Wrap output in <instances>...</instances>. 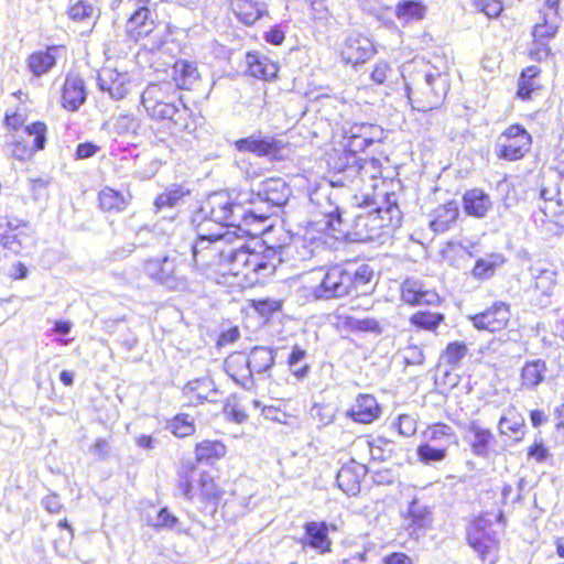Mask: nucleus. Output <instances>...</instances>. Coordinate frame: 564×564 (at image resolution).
<instances>
[{
	"instance_id": "obj_20",
	"label": "nucleus",
	"mask_w": 564,
	"mask_h": 564,
	"mask_svg": "<svg viewBox=\"0 0 564 564\" xmlns=\"http://www.w3.org/2000/svg\"><path fill=\"white\" fill-rule=\"evenodd\" d=\"M380 413L381 409L371 394H359L346 412L348 417L362 424L372 423L380 416Z\"/></svg>"
},
{
	"instance_id": "obj_28",
	"label": "nucleus",
	"mask_w": 564,
	"mask_h": 564,
	"mask_svg": "<svg viewBox=\"0 0 564 564\" xmlns=\"http://www.w3.org/2000/svg\"><path fill=\"white\" fill-rule=\"evenodd\" d=\"M173 79L176 89H193L199 82L200 74L194 63L180 59L173 66Z\"/></svg>"
},
{
	"instance_id": "obj_44",
	"label": "nucleus",
	"mask_w": 564,
	"mask_h": 564,
	"mask_svg": "<svg viewBox=\"0 0 564 564\" xmlns=\"http://www.w3.org/2000/svg\"><path fill=\"white\" fill-rule=\"evenodd\" d=\"M558 31L557 18H552L547 13H543V23H538L533 28V39L540 42H546L553 39Z\"/></svg>"
},
{
	"instance_id": "obj_26",
	"label": "nucleus",
	"mask_w": 564,
	"mask_h": 564,
	"mask_svg": "<svg viewBox=\"0 0 564 564\" xmlns=\"http://www.w3.org/2000/svg\"><path fill=\"white\" fill-rule=\"evenodd\" d=\"M365 475L362 465H345L336 476L338 487L348 496H356L360 491V479Z\"/></svg>"
},
{
	"instance_id": "obj_1",
	"label": "nucleus",
	"mask_w": 564,
	"mask_h": 564,
	"mask_svg": "<svg viewBox=\"0 0 564 564\" xmlns=\"http://www.w3.org/2000/svg\"><path fill=\"white\" fill-rule=\"evenodd\" d=\"M243 240V236L231 229L203 235L192 246L195 267L202 271L217 267L224 275H241L249 281H252V274L262 278L272 274L281 262L276 251H253L245 246Z\"/></svg>"
},
{
	"instance_id": "obj_39",
	"label": "nucleus",
	"mask_w": 564,
	"mask_h": 564,
	"mask_svg": "<svg viewBox=\"0 0 564 564\" xmlns=\"http://www.w3.org/2000/svg\"><path fill=\"white\" fill-rule=\"evenodd\" d=\"M226 455V446L219 441H203L195 447V457L199 463H210Z\"/></svg>"
},
{
	"instance_id": "obj_55",
	"label": "nucleus",
	"mask_w": 564,
	"mask_h": 564,
	"mask_svg": "<svg viewBox=\"0 0 564 564\" xmlns=\"http://www.w3.org/2000/svg\"><path fill=\"white\" fill-rule=\"evenodd\" d=\"M4 225L0 220V229H2ZM0 243L8 250L12 251L15 254H19L24 248V241L20 234L12 232H0Z\"/></svg>"
},
{
	"instance_id": "obj_64",
	"label": "nucleus",
	"mask_w": 564,
	"mask_h": 564,
	"mask_svg": "<svg viewBox=\"0 0 564 564\" xmlns=\"http://www.w3.org/2000/svg\"><path fill=\"white\" fill-rule=\"evenodd\" d=\"M551 55V48L546 42H540L533 39L532 46L530 48V56L535 61H543Z\"/></svg>"
},
{
	"instance_id": "obj_16",
	"label": "nucleus",
	"mask_w": 564,
	"mask_h": 564,
	"mask_svg": "<svg viewBox=\"0 0 564 564\" xmlns=\"http://www.w3.org/2000/svg\"><path fill=\"white\" fill-rule=\"evenodd\" d=\"M402 300L411 305H433L440 301L438 294L427 289L423 282L416 279H406L402 283Z\"/></svg>"
},
{
	"instance_id": "obj_23",
	"label": "nucleus",
	"mask_w": 564,
	"mask_h": 564,
	"mask_svg": "<svg viewBox=\"0 0 564 564\" xmlns=\"http://www.w3.org/2000/svg\"><path fill=\"white\" fill-rule=\"evenodd\" d=\"M500 435L520 442L525 435V421L514 406H509L498 422Z\"/></svg>"
},
{
	"instance_id": "obj_36",
	"label": "nucleus",
	"mask_w": 564,
	"mask_h": 564,
	"mask_svg": "<svg viewBox=\"0 0 564 564\" xmlns=\"http://www.w3.org/2000/svg\"><path fill=\"white\" fill-rule=\"evenodd\" d=\"M532 275L535 290L544 296L552 295L556 285V271L552 267L536 264L532 268Z\"/></svg>"
},
{
	"instance_id": "obj_22",
	"label": "nucleus",
	"mask_w": 564,
	"mask_h": 564,
	"mask_svg": "<svg viewBox=\"0 0 564 564\" xmlns=\"http://www.w3.org/2000/svg\"><path fill=\"white\" fill-rule=\"evenodd\" d=\"M85 100L86 90L83 78L77 75H67L62 91L63 107L69 111H75Z\"/></svg>"
},
{
	"instance_id": "obj_54",
	"label": "nucleus",
	"mask_w": 564,
	"mask_h": 564,
	"mask_svg": "<svg viewBox=\"0 0 564 564\" xmlns=\"http://www.w3.org/2000/svg\"><path fill=\"white\" fill-rule=\"evenodd\" d=\"M467 347L463 343H451L447 345L446 350L443 355V359L446 364L456 366L466 356Z\"/></svg>"
},
{
	"instance_id": "obj_42",
	"label": "nucleus",
	"mask_w": 564,
	"mask_h": 564,
	"mask_svg": "<svg viewBox=\"0 0 564 564\" xmlns=\"http://www.w3.org/2000/svg\"><path fill=\"white\" fill-rule=\"evenodd\" d=\"M99 205L107 212H121L126 208L127 200L121 193L106 187L99 194Z\"/></svg>"
},
{
	"instance_id": "obj_51",
	"label": "nucleus",
	"mask_w": 564,
	"mask_h": 564,
	"mask_svg": "<svg viewBox=\"0 0 564 564\" xmlns=\"http://www.w3.org/2000/svg\"><path fill=\"white\" fill-rule=\"evenodd\" d=\"M324 198L327 204L325 206H321V214H323L325 217L328 218L327 220V224L334 229V230H339L341 231L340 229H337L336 227V224L337 225H340L341 224V215H340V212H339V207L338 206H335L332 204V202L329 200V196L328 195H323L322 193H317L316 194V200H317V204H321V199Z\"/></svg>"
},
{
	"instance_id": "obj_2",
	"label": "nucleus",
	"mask_w": 564,
	"mask_h": 564,
	"mask_svg": "<svg viewBox=\"0 0 564 564\" xmlns=\"http://www.w3.org/2000/svg\"><path fill=\"white\" fill-rule=\"evenodd\" d=\"M252 192H238L232 194L226 192H217L210 194L202 205L200 209L194 217L198 230V239L203 235H208L207 225L215 223L221 227L248 234V229H243L256 221L254 216H261L258 209L250 206Z\"/></svg>"
},
{
	"instance_id": "obj_18",
	"label": "nucleus",
	"mask_w": 564,
	"mask_h": 564,
	"mask_svg": "<svg viewBox=\"0 0 564 564\" xmlns=\"http://www.w3.org/2000/svg\"><path fill=\"white\" fill-rule=\"evenodd\" d=\"M225 368L228 375L245 389L253 387L252 370L247 354L237 351L227 357Z\"/></svg>"
},
{
	"instance_id": "obj_53",
	"label": "nucleus",
	"mask_w": 564,
	"mask_h": 564,
	"mask_svg": "<svg viewBox=\"0 0 564 564\" xmlns=\"http://www.w3.org/2000/svg\"><path fill=\"white\" fill-rule=\"evenodd\" d=\"M25 131L29 135L33 137L34 150H43L46 143V133L47 128L43 122H33L25 128Z\"/></svg>"
},
{
	"instance_id": "obj_30",
	"label": "nucleus",
	"mask_w": 564,
	"mask_h": 564,
	"mask_svg": "<svg viewBox=\"0 0 564 564\" xmlns=\"http://www.w3.org/2000/svg\"><path fill=\"white\" fill-rule=\"evenodd\" d=\"M458 205L452 200L438 206L434 212V218L430 223V227L435 232H444L451 228L458 217Z\"/></svg>"
},
{
	"instance_id": "obj_41",
	"label": "nucleus",
	"mask_w": 564,
	"mask_h": 564,
	"mask_svg": "<svg viewBox=\"0 0 564 564\" xmlns=\"http://www.w3.org/2000/svg\"><path fill=\"white\" fill-rule=\"evenodd\" d=\"M397 18L404 22L421 20L425 14V7L420 1L404 0L397 6Z\"/></svg>"
},
{
	"instance_id": "obj_24",
	"label": "nucleus",
	"mask_w": 564,
	"mask_h": 564,
	"mask_svg": "<svg viewBox=\"0 0 564 564\" xmlns=\"http://www.w3.org/2000/svg\"><path fill=\"white\" fill-rule=\"evenodd\" d=\"M547 367L542 359L527 361L520 372V390L533 391L546 378Z\"/></svg>"
},
{
	"instance_id": "obj_45",
	"label": "nucleus",
	"mask_w": 564,
	"mask_h": 564,
	"mask_svg": "<svg viewBox=\"0 0 564 564\" xmlns=\"http://www.w3.org/2000/svg\"><path fill=\"white\" fill-rule=\"evenodd\" d=\"M340 325L357 332L380 333L381 327L375 318H356L354 316H339Z\"/></svg>"
},
{
	"instance_id": "obj_43",
	"label": "nucleus",
	"mask_w": 564,
	"mask_h": 564,
	"mask_svg": "<svg viewBox=\"0 0 564 564\" xmlns=\"http://www.w3.org/2000/svg\"><path fill=\"white\" fill-rule=\"evenodd\" d=\"M195 475L196 467L191 462L183 464L178 470L177 490L187 499H193L194 497V486L192 480Z\"/></svg>"
},
{
	"instance_id": "obj_62",
	"label": "nucleus",
	"mask_w": 564,
	"mask_h": 564,
	"mask_svg": "<svg viewBox=\"0 0 564 564\" xmlns=\"http://www.w3.org/2000/svg\"><path fill=\"white\" fill-rule=\"evenodd\" d=\"M402 355L406 365H422L424 361L423 349L417 345H408Z\"/></svg>"
},
{
	"instance_id": "obj_46",
	"label": "nucleus",
	"mask_w": 564,
	"mask_h": 564,
	"mask_svg": "<svg viewBox=\"0 0 564 564\" xmlns=\"http://www.w3.org/2000/svg\"><path fill=\"white\" fill-rule=\"evenodd\" d=\"M169 427L177 437L189 436L195 432L193 417L185 413L177 414L170 422Z\"/></svg>"
},
{
	"instance_id": "obj_34",
	"label": "nucleus",
	"mask_w": 564,
	"mask_h": 564,
	"mask_svg": "<svg viewBox=\"0 0 564 564\" xmlns=\"http://www.w3.org/2000/svg\"><path fill=\"white\" fill-rule=\"evenodd\" d=\"M250 361V369L253 373H265L274 365L275 354L274 350L268 347L256 346L250 350L248 355Z\"/></svg>"
},
{
	"instance_id": "obj_29",
	"label": "nucleus",
	"mask_w": 564,
	"mask_h": 564,
	"mask_svg": "<svg viewBox=\"0 0 564 564\" xmlns=\"http://www.w3.org/2000/svg\"><path fill=\"white\" fill-rule=\"evenodd\" d=\"M482 520H478L468 532L469 545L486 560L496 550V541L481 530Z\"/></svg>"
},
{
	"instance_id": "obj_21",
	"label": "nucleus",
	"mask_w": 564,
	"mask_h": 564,
	"mask_svg": "<svg viewBox=\"0 0 564 564\" xmlns=\"http://www.w3.org/2000/svg\"><path fill=\"white\" fill-rule=\"evenodd\" d=\"M230 11L245 25L254 24L268 13L267 4L261 0H228Z\"/></svg>"
},
{
	"instance_id": "obj_32",
	"label": "nucleus",
	"mask_w": 564,
	"mask_h": 564,
	"mask_svg": "<svg viewBox=\"0 0 564 564\" xmlns=\"http://www.w3.org/2000/svg\"><path fill=\"white\" fill-rule=\"evenodd\" d=\"M426 444L434 446L447 447L456 442V434L452 426L444 423H435L430 425L423 433Z\"/></svg>"
},
{
	"instance_id": "obj_10",
	"label": "nucleus",
	"mask_w": 564,
	"mask_h": 564,
	"mask_svg": "<svg viewBox=\"0 0 564 564\" xmlns=\"http://www.w3.org/2000/svg\"><path fill=\"white\" fill-rule=\"evenodd\" d=\"M235 147L240 152H250L258 156L276 158L284 148V143L272 135L253 133L237 140Z\"/></svg>"
},
{
	"instance_id": "obj_61",
	"label": "nucleus",
	"mask_w": 564,
	"mask_h": 564,
	"mask_svg": "<svg viewBox=\"0 0 564 564\" xmlns=\"http://www.w3.org/2000/svg\"><path fill=\"white\" fill-rule=\"evenodd\" d=\"M398 431L403 436H412L417 429V421L411 414H401L398 419Z\"/></svg>"
},
{
	"instance_id": "obj_17",
	"label": "nucleus",
	"mask_w": 564,
	"mask_h": 564,
	"mask_svg": "<svg viewBox=\"0 0 564 564\" xmlns=\"http://www.w3.org/2000/svg\"><path fill=\"white\" fill-rule=\"evenodd\" d=\"M126 31L134 41L150 36L155 31L154 14L148 7H139L128 20Z\"/></svg>"
},
{
	"instance_id": "obj_9",
	"label": "nucleus",
	"mask_w": 564,
	"mask_h": 564,
	"mask_svg": "<svg viewBox=\"0 0 564 564\" xmlns=\"http://www.w3.org/2000/svg\"><path fill=\"white\" fill-rule=\"evenodd\" d=\"M448 75L436 68H429L424 72L420 90L423 95L424 108H435L445 98L448 91Z\"/></svg>"
},
{
	"instance_id": "obj_40",
	"label": "nucleus",
	"mask_w": 564,
	"mask_h": 564,
	"mask_svg": "<svg viewBox=\"0 0 564 564\" xmlns=\"http://www.w3.org/2000/svg\"><path fill=\"white\" fill-rule=\"evenodd\" d=\"M189 194V189L181 185H172L164 193L160 194L154 202L158 212L164 208H172Z\"/></svg>"
},
{
	"instance_id": "obj_11",
	"label": "nucleus",
	"mask_w": 564,
	"mask_h": 564,
	"mask_svg": "<svg viewBox=\"0 0 564 564\" xmlns=\"http://www.w3.org/2000/svg\"><path fill=\"white\" fill-rule=\"evenodd\" d=\"M98 86L100 90L108 93L112 99L120 100L131 91L132 80L127 72L104 67L98 73Z\"/></svg>"
},
{
	"instance_id": "obj_49",
	"label": "nucleus",
	"mask_w": 564,
	"mask_h": 564,
	"mask_svg": "<svg viewBox=\"0 0 564 564\" xmlns=\"http://www.w3.org/2000/svg\"><path fill=\"white\" fill-rule=\"evenodd\" d=\"M447 449L434 446L433 444H422L417 447V456L425 464L442 462L446 458Z\"/></svg>"
},
{
	"instance_id": "obj_8",
	"label": "nucleus",
	"mask_w": 564,
	"mask_h": 564,
	"mask_svg": "<svg viewBox=\"0 0 564 564\" xmlns=\"http://www.w3.org/2000/svg\"><path fill=\"white\" fill-rule=\"evenodd\" d=\"M351 292L349 270L339 265L330 268L323 276L321 283L313 289L315 299H336Z\"/></svg>"
},
{
	"instance_id": "obj_52",
	"label": "nucleus",
	"mask_w": 564,
	"mask_h": 564,
	"mask_svg": "<svg viewBox=\"0 0 564 564\" xmlns=\"http://www.w3.org/2000/svg\"><path fill=\"white\" fill-rule=\"evenodd\" d=\"M139 126V120L134 116L121 115L113 121V131L119 135L134 133Z\"/></svg>"
},
{
	"instance_id": "obj_37",
	"label": "nucleus",
	"mask_w": 564,
	"mask_h": 564,
	"mask_svg": "<svg viewBox=\"0 0 564 564\" xmlns=\"http://www.w3.org/2000/svg\"><path fill=\"white\" fill-rule=\"evenodd\" d=\"M506 259L501 253H490L476 261L471 271L474 278L485 280L491 278L496 270L505 263Z\"/></svg>"
},
{
	"instance_id": "obj_6",
	"label": "nucleus",
	"mask_w": 564,
	"mask_h": 564,
	"mask_svg": "<svg viewBox=\"0 0 564 564\" xmlns=\"http://www.w3.org/2000/svg\"><path fill=\"white\" fill-rule=\"evenodd\" d=\"M530 147V133L522 126L512 124L498 137L496 153L501 159L516 161L523 158Z\"/></svg>"
},
{
	"instance_id": "obj_7",
	"label": "nucleus",
	"mask_w": 564,
	"mask_h": 564,
	"mask_svg": "<svg viewBox=\"0 0 564 564\" xmlns=\"http://www.w3.org/2000/svg\"><path fill=\"white\" fill-rule=\"evenodd\" d=\"M144 273L153 281L170 290H180L185 286V279L178 271L176 258L163 257L150 259L143 263Z\"/></svg>"
},
{
	"instance_id": "obj_56",
	"label": "nucleus",
	"mask_w": 564,
	"mask_h": 564,
	"mask_svg": "<svg viewBox=\"0 0 564 564\" xmlns=\"http://www.w3.org/2000/svg\"><path fill=\"white\" fill-rule=\"evenodd\" d=\"M349 275L351 280V291L358 290L370 282L372 278V270L369 265L362 264L354 272L349 271Z\"/></svg>"
},
{
	"instance_id": "obj_13",
	"label": "nucleus",
	"mask_w": 564,
	"mask_h": 564,
	"mask_svg": "<svg viewBox=\"0 0 564 564\" xmlns=\"http://www.w3.org/2000/svg\"><path fill=\"white\" fill-rule=\"evenodd\" d=\"M345 139V151L343 153L346 163L340 165L339 171L348 172L349 175L355 176L360 173L362 164L360 159L357 156L359 152L365 151L376 140H380L378 135H370L365 133L364 135H357V138H344Z\"/></svg>"
},
{
	"instance_id": "obj_27",
	"label": "nucleus",
	"mask_w": 564,
	"mask_h": 564,
	"mask_svg": "<svg viewBox=\"0 0 564 564\" xmlns=\"http://www.w3.org/2000/svg\"><path fill=\"white\" fill-rule=\"evenodd\" d=\"M249 73L259 79L269 80L276 76L278 65L264 55L249 52L246 55Z\"/></svg>"
},
{
	"instance_id": "obj_63",
	"label": "nucleus",
	"mask_w": 564,
	"mask_h": 564,
	"mask_svg": "<svg viewBox=\"0 0 564 564\" xmlns=\"http://www.w3.org/2000/svg\"><path fill=\"white\" fill-rule=\"evenodd\" d=\"M391 72L392 69L389 63L386 61H380L373 66L370 78L373 83L382 85L386 83Z\"/></svg>"
},
{
	"instance_id": "obj_15",
	"label": "nucleus",
	"mask_w": 564,
	"mask_h": 564,
	"mask_svg": "<svg viewBox=\"0 0 564 564\" xmlns=\"http://www.w3.org/2000/svg\"><path fill=\"white\" fill-rule=\"evenodd\" d=\"M432 522V513L427 506L413 499L404 517V528L411 536H421Z\"/></svg>"
},
{
	"instance_id": "obj_38",
	"label": "nucleus",
	"mask_w": 564,
	"mask_h": 564,
	"mask_svg": "<svg viewBox=\"0 0 564 564\" xmlns=\"http://www.w3.org/2000/svg\"><path fill=\"white\" fill-rule=\"evenodd\" d=\"M55 47H50L46 51L36 52L30 55L28 59V67L35 76L46 74L56 63L54 52Z\"/></svg>"
},
{
	"instance_id": "obj_57",
	"label": "nucleus",
	"mask_w": 564,
	"mask_h": 564,
	"mask_svg": "<svg viewBox=\"0 0 564 564\" xmlns=\"http://www.w3.org/2000/svg\"><path fill=\"white\" fill-rule=\"evenodd\" d=\"M365 133L380 137L382 131L371 123H354L344 129V138H357V135H364Z\"/></svg>"
},
{
	"instance_id": "obj_25",
	"label": "nucleus",
	"mask_w": 564,
	"mask_h": 564,
	"mask_svg": "<svg viewBox=\"0 0 564 564\" xmlns=\"http://www.w3.org/2000/svg\"><path fill=\"white\" fill-rule=\"evenodd\" d=\"M463 204L465 212L476 218H484L492 207L490 196L480 188L467 191Z\"/></svg>"
},
{
	"instance_id": "obj_12",
	"label": "nucleus",
	"mask_w": 564,
	"mask_h": 564,
	"mask_svg": "<svg viewBox=\"0 0 564 564\" xmlns=\"http://www.w3.org/2000/svg\"><path fill=\"white\" fill-rule=\"evenodd\" d=\"M510 307L505 302H496L486 311L470 317L475 328L488 332H499L507 327L510 319Z\"/></svg>"
},
{
	"instance_id": "obj_60",
	"label": "nucleus",
	"mask_w": 564,
	"mask_h": 564,
	"mask_svg": "<svg viewBox=\"0 0 564 564\" xmlns=\"http://www.w3.org/2000/svg\"><path fill=\"white\" fill-rule=\"evenodd\" d=\"M473 6L488 18H497L503 9L499 0H473Z\"/></svg>"
},
{
	"instance_id": "obj_3",
	"label": "nucleus",
	"mask_w": 564,
	"mask_h": 564,
	"mask_svg": "<svg viewBox=\"0 0 564 564\" xmlns=\"http://www.w3.org/2000/svg\"><path fill=\"white\" fill-rule=\"evenodd\" d=\"M141 105L149 117L171 122L178 132H192L196 128L192 110L182 102L171 82L149 84L141 95Z\"/></svg>"
},
{
	"instance_id": "obj_31",
	"label": "nucleus",
	"mask_w": 564,
	"mask_h": 564,
	"mask_svg": "<svg viewBox=\"0 0 564 564\" xmlns=\"http://www.w3.org/2000/svg\"><path fill=\"white\" fill-rule=\"evenodd\" d=\"M184 395L189 402H203L210 400V397L216 393L215 384L208 377L195 379L189 381L183 389Z\"/></svg>"
},
{
	"instance_id": "obj_33",
	"label": "nucleus",
	"mask_w": 564,
	"mask_h": 564,
	"mask_svg": "<svg viewBox=\"0 0 564 564\" xmlns=\"http://www.w3.org/2000/svg\"><path fill=\"white\" fill-rule=\"evenodd\" d=\"M286 365L289 371L299 381L306 379L311 372V365L307 361V351L300 346H294L288 356Z\"/></svg>"
},
{
	"instance_id": "obj_35",
	"label": "nucleus",
	"mask_w": 564,
	"mask_h": 564,
	"mask_svg": "<svg viewBox=\"0 0 564 564\" xmlns=\"http://www.w3.org/2000/svg\"><path fill=\"white\" fill-rule=\"evenodd\" d=\"M468 432L471 434L470 447L475 455L486 457L489 452V444L494 441V434L488 429H482L477 423L473 422L468 426Z\"/></svg>"
},
{
	"instance_id": "obj_4",
	"label": "nucleus",
	"mask_w": 564,
	"mask_h": 564,
	"mask_svg": "<svg viewBox=\"0 0 564 564\" xmlns=\"http://www.w3.org/2000/svg\"><path fill=\"white\" fill-rule=\"evenodd\" d=\"M371 210L355 216L352 230L357 240L372 241L382 235L383 229H394L401 225L402 214L394 193L386 194Z\"/></svg>"
},
{
	"instance_id": "obj_59",
	"label": "nucleus",
	"mask_w": 564,
	"mask_h": 564,
	"mask_svg": "<svg viewBox=\"0 0 564 564\" xmlns=\"http://www.w3.org/2000/svg\"><path fill=\"white\" fill-rule=\"evenodd\" d=\"M154 525L158 529L177 530L180 532L182 531L180 528V520L173 516L167 508H162L159 511Z\"/></svg>"
},
{
	"instance_id": "obj_19",
	"label": "nucleus",
	"mask_w": 564,
	"mask_h": 564,
	"mask_svg": "<svg viewBox=\"0 0 564 564\" xmlns=\"http://www.w3.org/2000/svg\"><path fill=\"white\" fill-rule=\"evenodd\" d=\"M305 535L300 540L303 547L310 546L321 554L330 552L332 540L328 525L324 521H310L304 525Z\"/></svg>"
},
{
	"instance_id": "obj_5",
	"label": "nucleus",
	"mask_w": 564,
	"mask_h": 564,
	"mask_svg": "<svg viewBox=\"0 0 564 564\" xmlns=\"http://www.w3.org/2000/svg\"><path fill=\"white\" fill-rule=\"evenodd\" d=\"M251 192L250 206L262 214L261 216H254L256 221H263L269 218L271 208L285 205L291 196L290 186L281 177L264 180L257 192Z\"/></svg>"
},
{
	"instance_id": "obj_48",
	"label": "nucleus",
	"mask_w": 564,
	"mask_h": 564,
	"mask_svg": "<svg viewBox=\"0 0 564 564\" xmlns=\"http://www.w3.org/2000/svg\"><path fill=\"white\" fill-rule=\"evenodd\" d=\"M198 489L204 500L216 501L221 496V491L214 478L207 474L202 473L198 479Z\"/></svg>"
},
{
	"instance_id": "obj_50",
	"label": "nucleus",
	"mask_w": 564,
	"mask_h": 564,
	"mask_svg": "<svg viewBox=\"0 0 564 564\" xmlns=\"http://www.w3.org/2000/svg\"><path fill=\"white\" fill-rule=\"evenodd\" d=\"M96 9L87 0H77L68 9V17L75 22L90 20L95 15Z\"/></svg>"
},
{
	"instance_id": "obj_58",
	"label": "nucleus",
	"mask_w": 564,
	"mask_h": 564,
	"mask_svg": "<svg viewBox=\"0 0 564 564\" xmlns=\"http://www.w3.org/2000/svg\"><path fill=\"white\" fill-rule=\"evenodd\" d=\"M528 458L542 464L552 459V454L542 441H534L528 448Z\"/></svg>"
},
{
	"instance_id": "obj_47",
	"label": "nucleus",
	"mask_w": 564,
	"mask_h": 564,
	"mask_svg": "<svg viewBox=\"0 0 564 564\" xmlns=\"http://www.w3.org/2000/svg\"><path fill=\"white\" fill-rule=\"evenodd\" d=\"M444 319L440 313L417 312L410 317L412 325L427 330H434Z\"/></svg>"
},
{
	"instance_id": "obj_14",
	"label": "nucleus",
	"mask_w": 564,
	"mask_h": 564,
	"mask_svg": "<svg viewBox=\"0 0 564 564\" xmlns=\"http://www.w3.org/2000/svg\"><path fill=\"white\" fill-rule=\"evenodd\" d=\"M375 54L372 42L360 34H350L341 48L343 61L354 66L362 64Z\"/></svg>"
}]
</instances>
